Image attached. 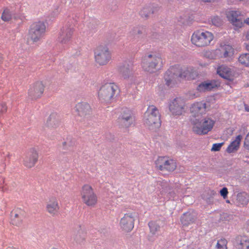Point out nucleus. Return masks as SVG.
Returning a JSON list of instances; mask_svg holds the SVG:
<instances>
[{
    "mask_svg": "<svg viewBox=\"0 0 249 249\" xmlns=\"http://www.w3.org/2000/svg\"><path fill=\"white\" fill-rule=\"evenodd\" d=\"M196 76V73L192 67L175 65L171 67L166 72L165 80L167 86L172 87L178 82L193 80Z\"/></svg>",
    "mask_w": 249,
    "mask_h": 249,
    "instance_id": "nucleus-1",
    "label": "nucleus"
},
{
    "mask_svg": "<svg viewBox=\"0 0 249 249\" xmlns=\"http://www.w3.org/2000/svg\"><path fill=\"white\" fill-rule=\"evenodd\" d=\"M214 39L213 34L208 31L199 29L195 31L191 37L192 44L198 48L210 46Z\"/></svg>",
    "mask_w": 249,
    "mask_h": 249,
    "instance_id": "nucleus-2",
    "label": "nucleus"
},
{
    "mask_svg": "<svg viewBox=\"0 0 249 249\" xmlns=\"http://www.w3.org/2000/svg\"><path fill=\"white\" fill-rule=\"evenodd\" d=\"M82 203L90 208L95 207L98 203V196L94 188L89 184H83L79 194Z\"/></svg>",
    "mask_w": 249,
    "mask_h": 249,
    "instance_id": "nucleus-3",
    "label": "nucleus"
},
{
    "mask_svg": "<svg viewBox=\"0 0 249 249\" xmlns=\"http://www.w3.org/2000/svg\"><path fill=\"white\" fill-rule=\"evenodd\" d=\"M119 90L114 83H107L102 85L98 91L99 99L104 103L110 104L113 102Z\"/></svg>",
    "mask_w": 249,
    "mask_h": 249,
    "instance_id": "nucleus-4",
    "label": "nucleus"
},
{
    "mask_svg": "<svg viewBox=\"0 0 249 249\" xmlns=\"http://www.w3.org/2000/svg\"><path fill=\"white\" fill-rule=\"evenodd\" d=\"M193 131L198 135L207 134L213 128L215 121L210 117L192 119Z\"/></svg>",
    "mask_w": 249,
    "mask_h": 249,
    "instance_id": "nucleus-5",
    "label": "nucleus"
},
{
    "mask_svg": "<svg viewBox=\"0 0 249 249\" xmlns=\"http://www.w3.org/2000/svg\"><path fill=\"white\" fill-rule=\"evenodd\" d=\"M163 66V61L161 57L155 54L145 55L142 62V68L145 72L149 73L156 72Z\"/></svg>",
    "mask_w": 249,
    "mask_h": 249,
    "instance_id": "nucleus-6",
    "label": "nucleus"
},
{
    "mask_svg": "<svg viewBox=\"0 0 249 249\" xmlns=\"http://www.w3.org/2000/svg\"><path fill=\"white\" fill-rule=\"evenodd\" d=\"M95 63L99 66L107 65L112 59V53L106 45L97 46L94 50Z\"/></svg>",
    "mask_w": 249,
    "mask_h": 249,
    "instance_id": "nucleus-7",
    "label": "nucleus"
},
{
    "mask_svg": "<svg viewBox=\"0 0 249 249\" xmlns=\"http://www.w3.org/2000/svg\"><path fill=\"white\" fill-rule=\"evenodd\" d=\"M144 122L149 129L158 128L160 125V114L157 108L153 106H149L144 114Z\"/></svg>",
    "mask_w": 249,
    "mask_h": 249,
    "instance_id": "nucleus-8",
    "label": "nucleus"
},
{
    "mask_svg": "<svg viewBox=\"0 0 249 249\" xmlns=\"http://www.w3.org/2000/svg\"><path fill=\"white\" fill-rule=\"evenodd\" d=\"M46 31V26L43 22L37 21L32 24L29 29L27 42L32 44V42L38 41L43 36Z\"/></svg>",
    "mask_w": 249,
    "mask_h": 249,
    "instance_id": "nucleus-9",
    "label": "nucleus"
},
{
    "mask_svg": "<svg viewBox=\"0 0 249 249\" xmlns=\"http://www.w3.org/2000/svg\"><path fill=\"white\" fill-rule=\"evenodd\" d=\"M156 168L160 171L172 172L177 167V163L173 159L167 157H159L155 161Z\"/></svg>",
    "mask_w": 249,
    "mask_h": 249,
    "instance_id": "nucleus-10",
    "label": "nucleus"
},
{
    "mask_svg": "<svg viewBox=\"0 0 249 249\" xmlns=\"http://www.w3.org/2000/svg\"><path fill=\"white\" fill-rule=\"evenodd\" d=\"M135 218L134 212L125 213L121 218L119 225L121 229L124 232H130L134 228Z\"/></svg>",
    "mask_w": 249,
    "mask_h": 249,
    "instance_id": "nucleus-11",
    "label": "nucleus"
},
{
    "mask_svg": "<svg viewBox=\"0 0 249 249\" xmlns=\"http://www.w3.org/2000/svg\"><path fill=\"white\" fill-rule=\"evenodd\" d=\"M216 49L218 59H224L227 61H230L234 56V49L230 44L221 43Z\"/></svg>",
    "mask_w": 249,
    "mask_h": 249,
    "instance_id": "nucleus-12",
    "label": "nucleus"
},
{
    "mask_svg": "<svg viewBox=\"0 0 249 249\" xmlns=\"http://www.w3.org/2000/svg\"><path fill=\"white\" fill-rule=\"evenodd\" d=\"M169 110L174 116L182 115L186 111V104L184 100L180 97L174 99L170 104Z\"/></svg>",
    "mask_w": 249,
    "mask_h": 249,
    "instance_id": "nucleus-13",
    "label": "nucleus"
},
{
    "mask_svg": "<svg viewBox=\"0 0 249 249\" xmlns=\"http://www.w3.org/2000/svg\"><path fill=\"white\" fill-rule=\"evenodd\" d=\"M38 153L34 148L29 149L25 154L23 160V165L28 168L35 166L38 160Z\"/></svg>",
    "mask_w": 249,
    "mask_h": 249,
    "instance_id": "nucleus-14",
    "label": "nucleus"
},
{
    "mask_svg": "<svg viewBox=\"0 0 249 249\" xmlns=\"http://www.w3.org/2000/svg\"><path fill=\"white\" fill-rule=\"evenodd\" d=\"M118 120L120 126L122 127H129L134 120L132 111L126 108L122 109L121 114Z\"/></svg>",
    "mask_w": 249,
    "mask_h": 249,
    "instance_id": "nucleus-15",
    "label": "nucleus"
},
{
    "mask_svg": "<svg viewBox=\"0 0 249 249\" xmlns=\"http://www.w3.org/2000/svg\"><path fill=\"white\" fill-rule=\"evenodd\" d=\"M45 85L42 81H37L34 83L28 90L29 96L33 99L40 98L44 91Z\"/></svg>",
    "mask_w": 249,
    "mask_h": 249,
    "instance_id": "nucleus-16",
    "label": "nucleus"
},
{
    "mask_svg": "<svg viewBox=\"0 0 249 249\" xmlns=\"http://www.w3.org/2000/svg\"><path fill=\"white\" fill-rule=\"evenodd\" d=\"M240 13L236 11H231L227 14V17L235 29L242 27L245 21L241 18Z\"/></svg>",
    "mask_w": 249,
    "mask_h": 249,
    "instance_id": "nucleus-17",
    "label": "nucleus"
},
{
    "mask_svg": "<svg viewBox=\"0 0 249 249\" xmlns=\"http://www.w3.org/2000/svg\"><path fill=\"white\" fill-rule=\"evenodd\" d=\"M220 86V83L215 80H208L200 83L196 89L200 92L211 91Z\"/></svg>",
    "mask_w": 249,
    "mask_h": 249,
    "instance_id": "nucleus-18",
    "label": "nucleus"
},
{
    "mask_svg": "<svg viewBox=\"0 0 249 249\" xmlns=\"http://www.w3.org/2000/svg\"><path fill=\"white\" fill-rule=\"evenodd\" d=\"M190 112L195 118H199V116L206 113V103L202 102L195 103L190 107Z\"/></svg>",
    "mask_w": 249,
    "mask_h": 249,
    "instance_id": "nucleus-19",
    "label": "nucleus"
},
{
    "mask_svg": "<svg viewBox=\"0 0 249 249\" xmlns=\"http://www.w3.org/2000/svg\"><path fill=\"white\" fill-rule=\"evenodd\" d=\"M73 29L71 28L64 27L60 32L59 36L58 37V41L62 44H67L69 43L72 36Z\"/></svg>",
    "mask_w": 249,
    "mask_h": 249,
    "instance_id": "nucleus-20",
    "label": "nucleus"
},
{
    "mask_svg": "<svg viewBox=\"0 0 249 249\" xmlns=\"http://www.w3.org/2000/svg\"><path fill=\"white\" fill-rule=\"evenodd\" d=\"M47 212L51 215H56L59 212L60 206L57 199L54 197L50 198L46 204Z\"/></svg>",
    "mask_w": 249,
    "mask_h": 249,
    "instance_id": "nucleus-21",
    "label": "nucleus"
},
{
    "mask_svg": "<svg viewBox=\"0 0 249 249\" xmlns=\"http://www.w3.org/2000/svg\"><path fill=\"white\" fill-rule=\"evenodd\" d=\"M75 108L77 115L81 117H84L91 112L90 105L86 102L77 103L75 107Z\"/></svg>",
    "mask_w": 249,
    "mask_h": 249,
    "instance_id": "nucleus-22",
    "label": "nucleus"
},
{
    "mask_svg": "<svg viewBox=\"0 0 249 249\" xmlns=\"http://www.w3.org/2000/svg\"><path fill=\"white\" fill-rule=\"evenodd\" d=\"M24 211L21 209L17 208L11 213V221L13 225L18 226L22 223L24 217Z\"/></svg>",
    "mask_w": 249,
    "mask_h": 249,
    "instance_id": "nucleus-23",
    "label": "nucleus"
},
{
    "mask_svg": "<svg viewBox=\"0 0 249 249\" xmlns=\"http://www.w3.org/2000/svg\"><path fill=\"white\" fill-rule=\"evenodd\" d=\"M217 73L221 77L228 80L233 79V75L231 69L225 65H221L217 69Z\"/></svg>",
    "mask_w": 249,
    "mask_h": 249,
    "instance_id": "nucleus-24",
    "label": "nucleus"
},
{
    "mask_svg": "<svg viewBox=\"0 0 249 249\" xmlns=\"http://www.w3.org/2000/svg\"><path fill=\"white\" fill-rule=\"evenodd\" d=\"M86 232L84 228L81 226H79L78 229H76L74 231L73 239L74 241L78 244L83 243L86 238Z\"/></svg>",
    "mask_w": 249,
    "mask_h": 249,
    "instance_id": "nucleus-25",
    "label": "nucleus"
},
{
    "mask_svg": "<svg viewBox=\"0 0 249 249\" xmlns=\"http://www.w3.org/2000/svg\"><path fill=\"white\" fill-rule=\"evenodd\" d=\"M242 136L241 135L237 136L235 139L233 141L227 148V151L229 153H231L236 151L240 144Z\"/></svg>",
    "mask_w": 249,
    "mask_h": 249,
    "instance_id": "nucleus-26",
    "label": "nucleus"
},
{
    "mask_svg": "<svg viewBox=\"0 0 249 249\" xmlns=\"http://www.w3.org/2000/svg\"><path fill=\"white\" fill-rule=\"evenodd\" d=\"M236 246L238 249H249V238L246 236L238 237Z\"/></svg>",
    "mask_w": 249,
    "mask_h": 249,
    "instance_id": "nucleus-27",
    "label": "nucleus"
},
{
    "mask_svg": "<svg viewBox=\"0 0 249 249\" xmlns=\"http://www.w3.org/2000/svg\"><path fill=\"white\" fill-rule=\"evenodd\" d=\"M196 219L195 216L190 213H184L181 218V223L184 226H188L194 223Z\"/></svg>",
    "mask_w": 249,
    "mask_h": 249,
    "instance_id": "nucleus-28",
    "label": "nucleus"
},
{
    "mask_svg": "<svg viewBox=\"0 0 249 249\" xmlns=\"http://www.w3.org/2000/svg\"><path fill=\"white\" fill-rule=\"evenodd\" d=\"M119 72L124 79H128L133 75L132 71L127 67L122 66L119 68Z\"/></svg>",
    "mask_w": 249,
    "mask_h": 249,
    "instance_id": "nucleus-29",
    "label": "nucleus"
},
{
    "mask_svg": "<svg viewBox=\"0 0 249 249\" xmlns=\"http://www.w3.org/2000/svg\"><path fill=\"white\" fill-rule=\"evenodd\" d=\"M238 61L241 65L249 68V53L241 54L238 57Z\"/></svg>",
    "mask_w": 249,
    "mask_h": 249,
    "instance_id": "nucleus-30",
    "label": "nucleus"
},
{
    "mask_svg": "<svg viewBox=\"0 0 249 249\" xmlns=\"http://www.w3.org/2000/svg\"><path fill=\"white\" fill-rule=\"evenodd\" d=\"M59 119L56 114L53 113L50 115L47 121V124L48 126L53 127L58 123Z\"/></svg>",
    "mask_w": 249,
    "mask_h": 249,
    "instance_id": "nucleus-31",
    "label": "nucleus"
},
{
    "mask_svg": "<svg viewBox=\"0 0 249 249\" xmlns=\"http://www.w3.org/2000/svg\"><path fill=\"white\" fill-rule=\"evenodd\" d=\"M204 56L210 59H218L216 49L205 51L204 52Z\"/></svg>",
    "mask_w": 249,
    "mask_h": 249,
    "instance_id": "nucleus-32",
    "label": "nucleus"
},
{
    "mask_svg": "<svg viewBox=\"0 0 249 249\" xmlns=\"http://www.w3.org/2000/svg\"><path fill=\"white\" fill-rule=\"evenodd\" d=\"M228 241L225 238H221L218 240L216 245V249H228Z\"/></svg>",
    "mask_w": 249,
    "mask_h": 249,
    "instance_id": "nucleus-33",
    "label": "nucleus"
},
{
    "mask_svg": "<svg viewBox=\"0 0 249 249\" xmlns=\"http://www.w3.org/2000/svg\"><path fill=\"white\" fill-rule=\"evenodd\" d=\"M148 226L150 228V232L152 234H155L160 229V226L156 222L150 221L148 223Z\"/></svg>",
    "mask_w": 249,
    "mask_h": 249,
    "instance_id": "nucleus-34",
    "label": "nucleus"
},
{
    "mask_svg": "<svg viewBox=\"0 0 249 249\" xmlns=\"http://www.w3.org/2000/svg\"><path fill=\"white\" fill-rule=\"evenodd\" d=\"M154 13L153 11L151 10L150 6L144 7L140 11V15L142 18H147L150 14Z\"/></svg>",
    "mask_w": 249,
    "mask_h": 249,
    "instance_id": "nucleus-35",
    "label": "nucleus"
},
{
    "mask_svg": "<svg viewBox=\"0 0 249 249\" xmlns=\"http://www.w3.org/2000/svg\"><path fill=\"white\" fill-rule=\"evenodd\" d=\"M237 200L242 205H246L248 202V196L245 193L238 194L237 196Z\"/></svg>",
    "mask_w": 249,
    "mask_h": 249,
    "instance_id": "nucleus-36",
    "label": "nucleus"
},
{
    "mask_svg": "<svg viewBox=\"0 0 249 249\" xmlns=\"http://www.w3.org/2000/svg\"><path fill=\"white\" fill-rule=\"evenodd\" d=\"M11 18L12 16L10 10L7 8L5 9L1 15V19L4 21H8L11 19Z\"/></svg>",
    "mask_w": 249,
    "mask_h": 249,
    "instance_id": "nucleus-37",
    "label": "nucleus"
},
{
    "mask_svg": "<svg viewBox=\"0 0 249 249\" xmlns=\"http://www.w3.org/2000/svg\"><path fill=\"white\" fill-rule=\"evenodd\" d=\"M74 144V142L70 139L62 142V146L64 149H67L69 147L71 146Z\"/></svg>",
    "mask_w": 249,
    "mask_h": 249,
    "instance_id": "nucleus-38",
    "label": "nucleus"
},
{
    "mask_svg": "<svg viewBox=\"0 0 249 249\" xmlns=\"http://www.w3.org/2000/svg\"><path fill=\"white\" fill-rule=\"evenodd\" d=\"M224 143H216L213 144L212 147L211 148V150L212 151H218L220 150L222 146L223 145Z\"/></svg>",
    "mask_w": 249,
    "mask_h": 249,
    "instance_id": "nucleus-39",
    "label": "nucleus"
},
{
    "mask_svg": "<svg viewBox=\"0 0 249 249\" xmlns=\"http://www.w3.org/2000/svg\"><path fill=\"white\" fill-rule=\"evenodd\" d=\"M213 24L218 26L221 24V19L218 17H214L212 19Z\"/></svg>",
    "mask_w": 249,
    "mask_h": 249,
    "instance_id": "nucleus-40",
    "label": "nucleus"
},
{
    "mask_svg": "<svg viewBox=\"0 0 249 249\" xmlns=\"http://www.w3.org/2000/svg\"><path fill=\"white\" fill-rule=\"evenodd\" d=\"M7 107L5 103H2L0 105V112L4 113L7 111Z\"/></svg>",
    "mask_w": 249,
    "mask_h": 249,
    "instance_id": "nucleus-41",
    "label": "nucleus"
},
{
    "mask_svg": "<svg viewBox=\"0 0 249 249\" xmlns=\"http://www.w3.org/2000/svg\"><path fill=\"white\" fill-rule=\"evenodd\" d=\"M220 193L221 196H222L224 198H225L227 197V195L228 194V191L227 188L226 187L223 188L220 190Z\"/></svg>",
    "mask_w": 249,
    "mask_h": 249,
    "instance_id": "nucleus-42",
    "label": "nucleus"
},
{
    "mask_svg": "<svg viewBox=\"0 0 249 249\" xmlns=\"http://www.w3.org/2000/svg\"><path fill=\"white\" fill-rule=\"evenodd\" d=\"M244 146L247 149H249V132L245 139Z\"/></svg>",
    "mask_w": 249,
    "mask_h": 249,
    "instance_id": "nucleus-43",
    "label": "nucleus"
},
{
    "mask_svg": "<svg viewBox=\"0 0 249 249\" xmlns=\"http://www.w3.org/2000/svg\"><path fill=\"white\" fill-rule=\"evenodd\" d=\"M133 34L134 35H141L142 34V29L141 28L137 27L133 30Z\"/></svg>",
    "mask_w": 249,
    "mask_h": 249,
    "instance_id": "nucleus-44",
    "label": "nucleus"
},
{
    "mask_svg": "<svg viewBox=\"0 0 249 249\" xmlns=\"http://www.w3.org/2000/svg\"><path fill=\"white\" fill-rule=\"evenodd\" d=\"M245 109L246 111L249 112V106L246 104H245Z\"/></svg>",
    "mask_w": 249,
    "mask_h": 249,
    "instance_id": "nucleus-45",
    "label": "nucleus"
},
{
    "mask_svg": "<svg viewBox=\"0 0 249 249\" xmlns=\"http://www.w3.org/2000/svg\"><path fill=\"white\" fill-rule=\"evenodd\" d=\"M245 48H246V49L249 52V42L248 43H245Z\"/></svg>",
    "mask_w": 249,
    "mask_h": 249,
    "instance_id": "nucleus-46",
    "label": "nucleus"
},
{
    "mask_svg": "<svg viewBox=\"0 0 249 249\" xmlns=\"http://www.w3.org/2000/svg\"><path fill=\"white\" fill-rule=\"evenodd\" d=\"M202 1L204 2H211L213 1L214 0H201Z\"/></svg>",
    "mask_w": 249,
    "mask_h": 249,
    "instance_id": "nucleus-47",
    "label": "nucleus"
},
{
    "mask_svg": "<svg viewBox=\"0 0 249 249\" xmlns=\"http://www.w3.org/2000/svg\"><path fill=\"white\" fill-rule=\"evenodd\" d=\"M6 249H18L14 247H8Z\"/></svg>",
    "mask_w": 249,
    "mask_h": 249,
    "instance_id": "nucleus-48",
    "label": "nucleus"
},
{
    "mask_svg": "<svg viewBox=\"0 0 249 249\" xmlns=\"http://www.w3.org/2000/svg\"><path fill=\"white\" fill-rule=\"evenodd\" d=\"M245 23H246L247 24L249 25V18H247L246 20H245Z\"/></svg>",
    "mask_w": 249,
    "mask_h": 249,
    "instance_id": "nucleus-49",
    "label": "nucleus"
},
{
    "mask_svg": "<svg viewBox=\"0 0 249 249\" xmlns=\"http://www.w3.org/2000/svg\"><path fill=\"white\" fill-rule=\"evenodd\" d=\"M246 38L248 39H249V33H248L247 36H246Z\"/></svg>",
    "mask_w": 249,
    "mask_h": 249,
    "instance_id": "nucleus-50",
    "label": "nucleus"
},
{
    "mask_svg": "<svg viewBox=\"0 0 249 249\" xmlns=\"http://www.w3.org/2000/svg\"><path fill=\"white\" fill-rule=\"evenodd\" d=\"M2 62V58L0 56V65L1 64Z\"/></svg>",
    "mask_w": 249,
    "mask_h": 249,
    "instance_id": "nucleus-51",
    "label": "nucleus"
},
{
    "mask_svg": "<svg viewBox=\"0 0 249 249\" xmlns=\"http://www.w3.org/2000/svg\"><path fill=\"white\" fill-rule=\"evenodd\" d=\"M243 129V131H245V130H246V128L245 127H242Z\"/></svg>",
    "mask_w": 249,
    "mask_h": 249,
    "instance_id": "nucleus-52",
    "label": "nucleus"
},
{
    "mask_svg": "<svg viewBox=\"0 0 249 249\" xmlns=\"http://www.w3.org/2000/svg\"><path fill=\"white\" fill-rule=\"evenodd\" d=\"M56 249V248H53V249Z\"/></svg>",
    "mask_w": 249,
    "mask_h": 249,
    "instance_id": "nucleus-53",
    "label": "nucleus"
}]
</instances>
